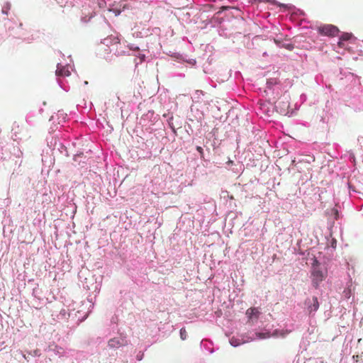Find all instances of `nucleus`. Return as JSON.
<instances>
[{
	"mask_svg": "<svg viewBox=\"0 0 363 363\" xmlns=\"http://www.w3.org/2000/svg\"><path fill=\"white\" fill-rule=\"evenodd\" d=\"M155 29H157V28H155L154 29H150V28H143L141 29V31H142V35L143 36V38H145V37H147L150 35L152 34V31L155 30Z\"/></svg>",
	"mask_w": 363,
	"mask_h": 363,
	"instance_id": "obj_22",
	"label": "nucleus"
},
{
	"mask_svg": "<svg viewBox=\"0 0 363 363\" xmlns=\"http://www.w3.org/2000/svg\"><path fill=\"white\" fill-rule=\"evenodd\" d=\"M266 1L273 4H277L280 8H283L284 9L289 10L291 12V18L304 15V13L303 11H301V9H296L292 4H285L278 3L276 0H266Z\"/></svg>",
	"mask_w": 363,
	"mask_h": 363,
	"instance_id": "obj_7",
	"label": "nucleus"
},
{
	"mask_svg": "<svg viewBox=\"0 0 363 363\" xmlns=\"http://www.w3.org/2000/svg\"><path fill=\"white\" fill-rule=\"evenodd\" d=\"M162 116L163 118H166L167 121H173V115L170 112L164 113Z\"/></svg>",
	"mask_w": 363,
	"mask_h": 363,
	"instance_id": "obj_32",
	"label": "nucleus"
},
{
	"mask_svg": "<svg viewBox=\"0 0 363 363\" xmlns=\"http://www.w3.org/2000/svg\"><path fill=\"white\" fill-rule=\"evenodd\" d=\"M57 82L60 87L64 91H68L70 89V86L66 78H57Z\"/></svg>",
	"mask_w": 363,
	"mask_h": 363,
	"instance_id": "obj_17",
	"label": "nucleus"
},
{
	"mask_svg": "<svg viewBox=\"0 0 363 363\" xmlns=\"http://www.w3.org/2000/svg\"><path fill=\"white\" fill-rule=\"evenodd\" d=\"M333 193V187L329 186L328 190L325 191V196L319 195V201H320L323 208H326L325 213L328 218L334 221L338 218V211L333 206L335 201Z\"/></svg>",
	"mask_w": 363,
	"mask_h": 363,
	"instance_id": "obj_2",
	"label": "nucleus"
},
{
	"mask_svg": "<svg viewBox=\"0 0 363 363\" xmlns=\"http://www.w3.org/2000/svg\"><path fill=\"white\" fill-rule=\"evenodd\" d=\"M45 105H46V102H45V101H44V102H43V106H45Z\"/></svg>",
	"mask_w": 363,
	"mask_h": 363,
	"instance_id": "obj_61",
	"label": "nucleus"
},
{
	"mask_svg": "<svg viewBox=\"0 0 363 363\" xmlns=\"http://www.w3.org/2000/svg\"><path fill=\"white\" fill-rule=\"evenodd\" d=\"M279 47L281 48H284L290 51L293 50L294 48V45L293 43H281V44L279 45Z\"/></svg>",
	"mask_w": 363,
	"mask_h": 363,
	"instance_id": "obj_23",
	"label": "nucleus"
},
{
	"mask_svg": "<svg viewBox=\"0 0 363 363\" xmlns=\"http://www.w3.org/2000/svg\"><path fill=\"white\" fill-rule=\"evenodd\" d=\"M250 55H253V56H255V57H257V56H259V54H258V53H255V52H252Z\"/></svg>",
	"mask_w": 363,
	"mask_h": 363,
	"instance_id": "obj_53",
	"label": "nucleus"
},
{
	"mask_svg": "<svg viewBox=\"0 0 363 363\" xmlns=\"http://www.w3.org/2000/svg\"><path fill=\"white\" fill-rule=\"evenodd\" d=\"M86 318V315H84L82 318H79L77 324L79 325L80 323L83 322Z\"/></svg>",
	"mask_w": 363,
	"mask_h": 363,
	"instance_id": "obj_43",
	"label": "nucleus"
},
{
	"mask_svg": "<svg viewBox=\"0 0 363 363\" xmlns=\"http://www.w3.org/2000/svg\"><path fill=\"white\" fill-rule=\"evenodd\" d=\"M139 58H140V62H142L145 61V55H143V54H140V55H139Z\"/></svg>",
	"mask_w": 363,
	"mask_h": 363,
	"instance_id": "obj_42",
	"label": "nucleus"
},
{
	"mask_svg": "<svg viewBox=\"0 0 363 363\" xmlns=\"http://www.w3.org/2000/svg\"><path fill=\"white\" fill-rule=\"evenodd\" d=\"M55 130L52 127H50L49 133H51V132H54Z\"/></svg>",
	"mask_w": 363,
	"mask_h": 363,
	"instance_id": "obj_55",
	"label": "nucleus"
},
{
	"mask_svg": "<svg viewBox=\"0 0 363 363\" xmlns=\"http://www.w3.org/2000/svg\"><path fill=\"white\" fill-rule=\"evenodd\" d=\"M128 50L130 51H134V52H139L140 51V48L137 45H128Z\"/></svg>",
	"mask_w": 363,
	"mask_h": 363,
	"instance_id": "obj_29",
	"label": "nucleus"
},
{
	"mask_svg": "<svg viewBox=\"0 0 363 363\" xmlns=\"http://www.w3.org/2000/svg\"><path fill=\"white\" fill-rule=\"evenodd\" d=\"M50 121H52L53 123H55V116H52L50 118Z\"/></svg>",
	"mask_w": 363,
	"mask_h": 363,
	"instance_id": "obj_49",
	"label": "nucleus"
},
{
	"mask_svg": "<svg viewBox=\"0 0 363 363\" xmlns=\"http://www.w3.org/2000/svg\"><path fill=\"white\" fill-rule=\"evenodd\" d=\"M141 267V263L137 260H132L127 264V270L129 276L133 277L138 274V271Z\"/></svg>",
	"mask_w": 363,
	"mask_h": 363,
	"instance_id": "obj_11",
	"label": "nucleus"
},
{
	"mask_svg": "<svg viewBox=\"0 0 363 363\" xmlns=\"http://www.w3.org/2000/svg\"><path fill=\"white\" fill-rule=\"evenodd\" d=\"M144 357V353L142 352H139L138 354L136 355V359L138 361H141Z\"/></svg>",
	"mask_w": 363,
	"mask_h": 363,
	"instance_id": "obj_36",
	"label": "nucleus"
},
{
	"mask_svg": "<svg viewBox=\"0 0 363 363\" xmlns=\"http://www.w3.org/2000/svg\"><path fill=\"white\" fill-rule=\"evenodd\" d=\"M289 96L284 94L281 97L279 98L278 100L274 102V108L276 111L283 115L291 116L293 111L289 109L290 104L289 101Z\"/></svg>",
	"mask_w": 363,
	"mask_h": 363,
	"instance_id": "obj_5",
	"label": "nucleus"
},
{
	"mask_svg": "<svg viewBox=\"0 0 363 363\" xmlns=\"http://www.w3.org/2000/svg\"><path fill=\"white\" fill-rule=\"evenodd\" d=\"M68 316H69V317H70V316H71V313H68Z\"/></svg>",
	"mask_w": 363,
	"mask_h": 363,
	"instance_id": "obj_63",
	"label": "nucleus"
},
{
	"mask_svg": "<svg viewBox=\"0 0 363 363\" xmlns=\"http://www.w3.org/2000/svg\"><path fill=\"white\" fill-rule=\"evenodd\" d=\"M216 132H217V129H213V136L214 137L215 140H217V136H216Z\"/></svg>",
	"mask_w": 363,
	"mask_h": 363,
	"instance_id": "obj_47",
	"label": "nucleus"
},
{
	"mask_svg": "<svg viewBox=\"0 0 363 363\" xmlns=\"http://www.w3.org/2000/svg\"><path fill=\"white\" fill-rule=\"evenodd\" d=\"M315 81L318 83V75L315 77Z\"/></svg>",
	"mask_w": 363,
	"mask_h": 363,
	"instance_id": "obj_58",
	"label": "nucleus"
},
{
	"mask_svg": "<svg viewBox=\"0 0 363 363\" xmlns=\"http://www.w3.org/2000/svg\"><path fill=\"white\" fill-rule=\"evenodd\" d=\"M22 26H23V24L21 23H19V24H18V28H20V27H21Z\"/></svg>",
	"mask_w": 363,
	"mask_h": 363,
	"instance_id": "obj_60",
	"label": "nucleus"
},
{
	"mask_svg": "<svg viewBox=\"0 0 363 363\" xmlns=\"http://www.w3.org/2000/svg\"><path fill=\"white\" fill-rule=\"evenodd\" d=\"M34 115H35V113H33V112H30V113H29L27 115V116H26V121H27L28 123H31V121H30V117H33V116H34Z\"/></svg>",
	"mask_w": 363,
	"mask_h": 363,
	"instance_id": "obj_37",
	"label": "nucleus"
},
{
	"mask_svg": "<svg viewBox=\"0 0 363 363\" xmlns=\"http://www.w3.org/2000/svg\"><path fill=\"white\" fill-rule=\"evenodd\" d=\"M10 153L17 158H20L23 155V152L18 146L13 145L12 150H10Z\"/></svg>",
	"mask_w": 363,
	"mask_h": 363,
	"instance_id": "obj_19",
	"label": "nucleus"
},
{
	"mask_svg": "<svg viewBox=\"0 0 363 363\" xmlns=\"http://www.w3.org/2000/svg\"><path fill=\"white\" fill-rule=\"evenodd\" d=\"M10 25H8L7 23H6V26L8 29V31L10 33L9 35H16V34H18L17 33H12L11 31L13 30L14 28V26H17V23H11L10 21L8 22Z\"/></svg>",
	"mask_w": 363,
	"mask_h": 363,
	"instance_id": "obj_24",
	"label": "nucleus"
},
{
	"mask_svg": "<svg viewBox=\"0 0 363 363\" xmlns=\"http://www.w3.org/2000/svg\"><path fill=\"white\" fill-rule=\"evenodd\" d=\"M220 35H225L226 37H230L232 34L230 33L228 35H227V33H225V30H222L221 33H220Z\"/></svg>",
	"mask_w": 363,
	"mask_h": 363,
	"instance_id": "obj_46",
	"label": "nucleus"
},
{
	"mask_svg": "<svg viewBox=\"0 0 363 363\" xmlns=\"http://www.w3.org/2000/svg\"><path fill=\"white\" fill-rule=\"evenodd\" d=\"M96 342H97L99 344V343H101V342H102V338H101V337H98L96 338Z\"/></svg>",
	"mask_w": 363,
	"mask_h": 363,
	"instance_id": "obj_51",
	"label": "nucleus"
},
{
	"mask_svg": "<svg viewBox=\"0 0 363 363\" xmlns=\"http://www.w3.org/2000/svg\"><path fill=\"white\" fill-rule=\"evenodd\" d=\"M229 162V163H233V161H231V160H229V162Z\"/></svg>",
	"mask_w": 363,
	"mask_h": 363,
	"instance_id": "obj_62",
	"label": "nucleus"
},
{
	"mask_svg": "<svg viewBox=\"0 0 363 363\" xmlns=\"http://www.w3.org/2000/svg\"><path fill=\"white\" fill-rule=\"evenodd\" d=\"M39 112H40V113H42L43 112V108H40L39 109Z\"/></svg>",
	"mask_w": 363,
	"mask_h": 363,
	"instance_id": "obj_56",
	"label": "nucleus"
},
{
	"mask_svg": "<svg viewBox=\"0 0 363 363\" xmlns=\"http://www.w3.org/2000/svg\"><path fill=\"white\" fill-rule=\"evenodd\" d=\"M306 95H305V94H301V99H304V100H306Z\"/></svg>",
	"mask_w": 363,
	"mask_h": 363,
	"instance_id": "obj_54",
	"label": "nucleus"
},
{
	"mask_svg": "<svg viewBox=\"0 0 363 363\" xmlns=\"http://www.w3.org/2000/svg\"><path fill=\"white\" fill-rule=\"evenodd\" d=\"M336 243H337V241L335 239L333 238L332 240H331V247L333 248H335L336 247Z\"/></svg>",
	"mask_w": 363,
	"mask_h": 363,
	"instance_id": "obj_41",
	"label": "nucleus"
},
{
	"mask_svg": "<svg viewBox=\"0 0 363 363\" xmlns=\"http://www.w3.org/2000/svg\"><path fill=\"white\" fill-rule=\"evenodd\" d=\"M338 28L333 25H324L319 26V33L324 35L333 37L338 34Z\"/></svg>",
	"mask_w": 363,
	"mask_h": 363,
	"instance_id": "obj_10",
	"label": "nucleus"
},
{
	"mask_svg": "<svg viewBox=\"0 0 363 363\" xmlns=\"http://www.w3.org/2000/svg\"><path fill=\"white\" fill-rule=\"evenodd\" d=\"M48 146L52 150V154L59 153L62 156L69 157L70 147L67 146L69 143L58 136L50 135L47 138Z\"/></svg>",
	"mask_w": 363,
	"mask_h": 363,
	"instance_id": "obj_3",
	"label": "nucleus"
},
{
	"mask_svg": "<svg viewBox=\"0 0 363 363\" xmlns=\"http://www.w3.org/2000/svg\"><path fill=\"white\" fill-rule=\"evenodd\" d=\"M55 73L57 78H66L71 74V72L69 69V65L67 64L65 65H62L60 63L57 64Z\"/></svg>",
	"mask_w": 363,
	"mask_h": 363,
	"instance_id": "obj_12",
	"label": "nucleus"
},
{
	"mask_svg": "<svg viewBox=\"0 0 363 363\" xmlns=\"http://www.w3.org/2000/svg\"><path fill=\"white\" fill-rule=\"evenodd\" d=\"M38 288H34L33 289V292H32V295L35 297V298H39V296H38Z\"/></svg>",
	"mask_w": 363,
	"mask_h": 363,
	"instance_id": "obj_35",
	"label": "nucleus"
},
{
	"mask_svg": "<svg viewBox=\"0 0 363 363\" xmlns=\"http://www.w3.org/2000/svg\"><path fill=\"white\" fill-rule=\"evenodd\" d=\"M304 304L305 308L308 312L310 328L308 329L307 333L304 334L303 343L305 344L307 342L309 345L311 342L315 344L317 339V337L314 335V331L317 327V320L315 315L318 310V297L314 296L312 300L307 298Z\"/></svg>",
	"mask_w": 363,
	"mask_h": 363,
	"instance_id": "obj_1",
	"label": "nucleus"
},
{
	"mask_svg": "<svg viewBox=\"0 0 363 363\" xmlns=\"http://www.w3.org/2000/svg\"><path fill=\"white\" fill-rule=\"evenodd\" d=\"M14 140H17V137L16 136V138L13 139Z\"/></svg>",
	"mask_w": 363,
	"mask_h": 363,
	"instance_id": "obj_64",
	"label": "nucleus"
},
{
	"mask_svg": "<svg viewBox=\"0 0 363 363\" xmlns=\"http://www.w3.org/2000/svg\"><path fill=\"white\" fill-rule=\"evenodd\" d=\"M318 277H319V281H320V280H322L325 277V275L319 271Z\"/></svg>",
	"mask_w": 363,
	"mask_h": 363,
	"instance_id": "obj_45",
	"label": "nucleus"
},
{
	"mask_svg": "<svg viewBox=\"0 0 363 363\" xmlns=\"http://www.w3.org/2000/svg\"><path fill=\"white\" fill-rule=\"evenodd\" d=\"M196 62V60L194 59H191L189 60V63L191 64V65H195Z\"/></svg>",
	"mask_w": 363,
	"mask_h": 363,
	"instance_id": "obj_48",
	"label": "nucleus"
},
{
	"mask_svg": "<svg viewBox=\"0 0 363 363\" xmlns=\"http://www.w3.org/2000/svg\"><path fill=\"white\" fill-rule=\"evenodd\" d=\"M262 56H263V57H267V56H268V53H267V51H264V52H262Z\"/></svg>",
	"mask_w": 363,
	"mask_h": 363,
	"instance_id": "obj_52",
	"label": "nucleus"
},
{
	"mask_svg": "<svg viewBox=\"0 0 363 363\" xmlns=\"http://www.w3.org/2000/svg\"><path fill=\"white\" fill-rule=\"evenodd\" d=\"M7 157V154L5 152H1L0 154V160H6Z\"/></svg>",
	"mask_w": 363,
	"mask_h": 363,
	"instance_id": "obj_39",
	"label": "nucleus"
},
{
	"mask_svg": "<svg viewBox=\"0 0 363 363\" xmlns=\"http://www.w3.org/2000/svg\"><path fill=\"white\" fill-rule=\"evenodd\" d=\"M260 315L261 312L258 308H250L246 311L248 323L252 326L257 325Z\"/></svg>",
	"mask_w": 363,
	"mask_h": 363,
	"instance_id": "obj_9",
	"label": "nucleus"
},
{
	"mask_svg": "<svg viewBox=\"0 0 363 363\" xmlns=\"http://www.w3.org/2000/svg\"><path fill=\"white\" fill-rule=\"evenodd\" d=\"M54 351L57 353V354H63L64 353V350L62 347H59V346H55V349H54Z\"/></svg>",
	"mask_w": 363,
	"mask_h": 363,
	"instance_id": "obj_33",
	"label": "nucleus"
},
{
	"mask_svg": "<svg viewBox=\"0 0 363 363\" xmlns=\"http://www.w3.org/2000/svg\"><path fill=\"white\" fill-rule=\"evenodd\" d=\"M167 123H168V126L171 128V130H172L173 133L174 135H177V131H176V128L173 124V122L172 121H167Z\"/></svg>",
	"mask_w": 363,
	"mask_h": 363,
	"instance_id": "obj_31",
	"label": "nucleus"
},
{
	"mask_svg": "<svg viewBox=\"0 0 363 363\" xmlns=\"http://www.w3.org/2000/svg\"><path fill=\"white\" fill-rule=\"evenodd\" d=\"M281 91L280 81L277 78H269L267 80L266 89L264 92L268 96L270 93L279 95Z\"/></svg>",
	"mask_w": 363,
	"mask_h": 363,
	"instance_id": "obj_6",
	"label": "nucleus"
},
{
	"mask_svg": "<svg viewBox=\"0 0 363 363\" xmlns=\"http://www.w3.org/2000/svg\"><path fill=\"white\" fill-rule=\"evenodd\" d=\"M67 117V113H65L62 110L58 111L57 113V120L58 121V124H60L62 122H65Z\"/></svg>",
	"mask_w": 363,
	"mask_h": 363,
	"instance_id": "obj_20",
	"label": "nucleus"
},
{
	"mask_svg": "<svg viewBox=\"0 0 363 363\" xmlns=\"http://www.w3.org/2000/svg\"><path fill=\"white\" fill-rule=\"evenodd\" d=\"M134 35H135V36H136V37H138V38H143V36L142 35V31H141V30L136 31V32L134 33Z\"/></svg>",
	"mask_w": 363,
	"mask_h": 363,
	"instance_id": "obj_40",
	"label": "nucleus"
},
{
	"mask_svg": "<svg viewBox=\"0 0 363 363\" xmlns=\"http://www.w3.org/2000/svg\"><path fill=\"white\" fill-rule=\"evenodd\" d=\"M351 38H352V34L347 33H344L343 35H342V36L340 38V39H341V40H342V41H347V40H349Z\"/></svg>",
	"mask_w": 363,
	"mask_h": 363,
	"instance_id": "obj_30",
	"label": "nucleus"
},
{
	"mask_svg": "<svg viewBox=\"0 0 363 363\" xmlns=\"http://www.w3.org/2000/svg\"><path fill=\"white\" fill-rule=\"evenodd\" d=\"M101 43L109 47L111 45L120 44V39L118 38V36L111 35H108L107 38L102 39Z\"/></svg>",
	"mask_w": 363,
	"mask_h": 363,
	"instance_id": "obj_14",
	"label": "nucleus"
},
{
	"mask_svg": "<svg viewBox=\"0 0 363 363\" xmlns=\"http://www.w3.org/2000/svg\"><path fill=\"white\" fill-rule=\"evenodd\" d=\"M230 343L233 347H238L240 345V340L238 339H235L234 337L230 340Z\"/></svg>",
	"mask_w": 363,
	"mask_h": 363,
	"instance_id": "obj_28",
	"label": "nucleus"
},
{
	"mask_svg": "<svg viewBox=\"0 0 363 363\" xmlns=\"http://www.w3.org/2000/svg\"><path fill=\"white\" fill-rule=\"evenodd\" d=\"M179 335H180V338L182 340H185L187 338V336H188L187 332H186V330H185L184 328H182L180 329Z\"/></svg>",
	"mask_w": 363,
	"mask_h": 363,
	"instance_id": "obj_25",
	"label": "nucleus"
},
{
	"mask_svg": "<svg viewBox=\"0 0 363 363\" xmlns=\"http://www.w3.org/2000/svg\"><path fill=\"white\" fill-rule=\"evenodd\" d=\"M303 259L306 264L311 265L312 284L315 289H318V258L315 254L308 252Z\"/></svg>",
	"mask_w": 363,
	"mask_h": 363,
	"instance_id": "obj_4",
	"label": "nucleus"
},
{
	"mask_svg": "<svg viewBox=\"0 0 363 363\" xmlns=\"http://www.w3.org/2000/svg\"><path fill=\"white\" fill-rule=\"evenodd\" d=\"M127 344L126 336L123 334H120L119 336L114 337L108 340V347L111 349H118L125 346Z\"/></svg>",
	"mask_w": 363,
	"mask_h": 363,
	"instance_id": "obj_8",
	"label": "nucleus"
},
{
	"mask_svg": "<svg viewBox=\"0 0 363 363\" xmlns=\"http://www.w3.org/2000/svg\"><path fill=\"white\" fill-rule=\"evenodd\" d=\"M201 349L203 352L207 354H212L215 352L213 343L211 340L208 339H203L201 340L200 344Z\"/></svg>",
	"mask_w": 363,
	"mask_h": 363,
	"instance_id": "obj_13",
	"label": "nucleus"
},
{
	"mask_svg": "<svg viewBox=\"0 0 363 363\" xmlns=\"http://www.w3.org/2000/svg\"><path fill=\"white\" fill-rule=\"evenodd\" d=\"M109 6H111V4H109ZM126 8H128L127 4L125 0H123L119 3L118 6H117L116 7L108 8V11H112L113 13H115V16H117L120 15L122 10H124Z\"/></svg>",
	"mask_w": 363,
	"mask_h": 363,
	"instance_id": "obj_15",
	"label": "nucleus"
},
{
	"mask_svg": "<svg viewBox=\"0 0 363 363\" xmlns=\"http://www.w3.org/2000/svg\"><path fill=\"white\" fill-rule=\"evenodd\" d=\"M197 152L199 153L200 156L201 158L203 157V150L201 147L200 146H196V147Z\"/></svg>",
	"mask_w": 363,
	"mask_h": 363,
	"instance_id": "obj_34",
	"label": "nucleus"
},
{
	"mask_svg": "<svg viewBox=\"0 0 363 363\" xmlns=\"http://www.w3.org/2000/svg\"><path fill=\"white\" fill-rule=\"evenodd\" d=\"M66 315H67V311L65 309H62L60 312V315L62 318H66Z\"/></svg>",
	"mask_w": 363,
	"mask_h": 363,
	"instance_id": "obj_38",
	"label": "nucleus"
},
{
	"mask_svg": "<svg viewBox=\"0 0 363 363\" xmlns=\"http://www.w3.org/2000/svg\"><path fill=\"white\" fill-rule=\"evenodd\" d=\"M256 335L259 339H262L265 337L264 336H262L259 333H256Z\"/></svg>",
	"mask_w": 363,
	"mask_h": 363,
	"instance_id": "obj_50",
	"label": "nucleus"
},
{
	"mask_svg": "<svg viewBox=\"0 0 363 363\" xmlns=\"http://www.w3.org/2000/svg\"><path fill=\"white\" fill-rule=\"evenodd\" d=\"M92 17H93L92 14H91L90 16L86 15L84 16H82L81 17V21L82 23H89L91 21Z\"/></svg>",
	"mask_w": 363,
	"mask_h": 363,
	"instance_id": "obj_27",
	"label": "nucleus"
},
{
	"mask_svg": "<svg viewBox=\"0 0 363 363\" xmlns=\"http://www.w3.org/2000/svg\"><path fill=\"white\" fill-rule=\"evenodd\" d=\"M84 155L83 152H78L73 156V160L76 162L80 164L81 161L79 160V158L81 157Z\"/></svg>",
	"mask_w": 363,
	"mask_h": 363,
	"instance_id": "obj_26",
	"label": "nucleus"
},
{
	"mask_svg": "<svg viewBox=\"0 0 363 363\" xmlns=\"http://www.w3.org/2000/svg\"><path fill=\"white\" fill-rule=\"evenodd\" d=\"M235 35H242V33H240V32H238V33H235Z\"/></svg>",
	"mask_w": 363,
	"mask_h": 363,
	"instance_id": "obj_59",
	"label": "nucleus"
},
{
	"mask_svg": "<svg viewBox=\"0 0 363 363\" xmlns=\"http://www.w3.org/2000/svg\"><path fill=\"white\" fill-rule=\"evenodd\" d=\"M228 6H223V10H228Z\"/></svg>",
	"mask_w": 363,
	"mask_h": 363,
	"instance_id": "obj_57",
	"label": "nucleus"
},
{
	"mask_svg": "<svg viewBox=\"0 0 363 363\" xmlns=\"http://www.w3.org/2000/svg\"><path fill=\"white\" fill-rule=\"evenodd\" d=\"M11 4L9 1L4 2V5L2 6L1 12L3 14L8 15L9 11L11 9Z\"/></svg>",
	"mask_w": 363,
	"mask_h": 363,
	"instance_id": "obj_21",
	"label": "nucleus"
},
{
	"mask_svg": "<svg viewBox=\"0 0 363 363\" xmlns=\"http://www.w3.org/2000/svg\"><path fill=\"white\" fill-rule=\"evenodd\" d=\"M343 42H344V41H342V40H341V39H340V40H339V42H338V43H337L338 46H339L340 48H342V47L344 46V43H343Z\"/></svg>",
	"mask_w": 363,
	"mask_h": 363,
	"instance_id": "obj_44",
	"label": "nucleus"
},
{
	"mask_svg": "<svg viewBox=\"0 0 363 363\" xmlns=\"http://www.w3.org/2000/svg\"><path fill=\"white\" fill-rule=\"evenodd\" d=\"M143 118L150 122H156L159 118V115L156 114L154 111L150 110L143 115Z\"/></svg>",
	"mask_w": 363,
	"mask_h": 363,
	"instance_id": "obj_16",
	"label": "nucleus"
},
{
	"mask_svg": "<svg viewBox=\"0 0 363 363\" xmlns=\"http://www.w3.org/2000/svg\"><path fill=\"white\" fill-rule=\"evenodd\" d=\"M120 47H117L116 50L114 51V55L117 57L123 56V55H129V50L128 48L124 49L122 48L121 44H119Z\"/></svg>",
	"mask_w": 363,
	"mask_h": 363,
	"instance_id": "obj_18",
	"label": "nucleus"
}]
</instances>
